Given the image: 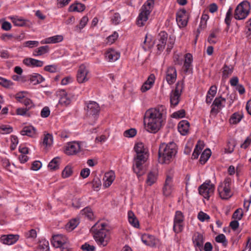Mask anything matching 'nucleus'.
Wrapping results in <instances>:
<instances>
[{
	"label": "nucleus",
	"instance_id": "864d4df0",
	"mask_svg": "<svg viewBox=\"0 0 251 251\" xmlns=\"http://www.w3.org/2000/svg\"><path fill=\"white\" fill-rule=\"evenodd\" d=\"M137 131L135 128H130L126 130L124 133V135L126 137L131 138L135 136Z\"/></svg>",
	"mask_w": 251,
	"mask_h": 251
},
{
	"label": "nucleus",
	"instance_id": "c9c22d12",
	"mask_svg": "<svg viewBox=\"0 0 251 251\" xmlns=\"http://www.w3.org/2000/svg\"><path fill=\"white\" fill-rule=\"evenodd\" d=\"M60 158L59 157L54 158L49 164L48 168L53 171L59 168Z\"/></svg>",
	"mask_w": 251,
	"mask_h": 251
},
{
	"label": "nucleus",
	"instance_id": "5701e85b",
	"mask_svg": "<svg viewBox=\"0 0 251 251\" xmlns=\"http://www.w3.org/2000/svg\"><path fill=\"white\" fill-rule=\"evenodd\" d=\"M19 237L18 235L9 234L2 236L1 240L3 244L10 245L14 244L19 239Z\"/></svg>",
	"mask_w": 251,
	"mask_h": 251
},
{
	"label": "nucleus",
	"instance_id": "4be33fe9",
	"mask_svg": "<svg viewBox=\"0 0 251 251\" xmlns=\"http://www.w3.org/2000/svg\"><path fill=\"white\" fill-rule=\"evenodd\" d=\"M120 56V52L112 49H109L105 53V57L110 62H114L117 60Z\"/></svg>",
	"mask_w": 251,
	"mask_h": 251
},
{
	"label": "nucleus",
	"instance_id": "79ce46f5",
	"mask_svg": "<svg viewBox=\"0 0 251 251\" xmlns=\"http://www.w3.org/2000/svg\"><path fill=\"white\" fill-rule=\"evenodd\" d=\"M63 93L62 94V96L60 98L59 103L61 105H69L71 102V100L68 97L67 94L65 93V92L63 91Z\"/></svg>",
	"mask_w": 251,
	"mask_h": 251
},
{
	"label": "nucleus",
	"instance_id": "5fc2aeb1",
	"mask_svg": "<svg viewBox=\"0 0 251 251\" xmlns=\"http://www.w3.org/2000/svg\"><path fill=\"white\" fill-rule=\"evenodd\" d=\"M0 85L5 88H9L13 85V83L10 80L0 77Z\"/></svg>",
	"mask_w": 251,
	"mask_h": 251
},
{
	"label": "nucleus",
	"instance_id": "603ef678",
	"mask_svg": "<svg viewBox=\"0 0 251 251\" xmlns=\"http://www.w3.org/2000/svg\"><path fill=\"white\" fill-rule=\"evenodd\" d=\"M235 141L232 140L227 143V148L226 149V151L227 153H231L234 151L235 147Z\"/></svg>",
	"mask_w": 251,
	"mask_h": 251
},
{
	"label": "nucleus",
	"instance_id": "6ab92c4d",
	"mask_svg": "<svg viewBox=\"0 0 251 251\" xmlns=\"http://www.w3.org/2000/svg\"><path fill=\"white\" fill-rule=\"evenodd\" d=\"M78 149V142L74 141L68 143L65 149V153L69 155L76 154Z\"/></svg>",
	"mask_w": 251,
	"mask_h": 251
},
{
	"label": "nucleus",
	"instance_id": "ea45409f",
	"mask_svg": "<svg viewBox=\"0 0 251 251\" xmlns=\"http://www.w3.org/2000/svg\"><path fill=\"white\" fill-rule=\"evenodd\" d=\"M242 117V115L238 113H234L231 115L229 119V122L232 124H236L241 121Z\"/></svg>",
	"mask_w": 251,
	"mask_h": 251
},
{
	"label": "nucleus",
	"instance_id": "a211bd4d",
	"mask_svg": "<svg viewBox=\"0 0 251 251\" xmlns=\"http://www.w3.org/2000/svg\"><path fill=\"white\" fill-rule=\"evenodd\" d=\"M172 177L167 176L163 188V193L164 196H169L173 191Z\"/></svg>",
	"mask_w": 251,
	"mask_h": 251
},
{
	"label": "nucleus",
	"instance_id": "774afa93",
	"mask_svg": "<svg viewBox=\"0 0 251 251\" xmlns=\"http://www.w3.org/2000/svg\"><path fill=\"white\" fill-rule=\"evenodd\" d=\"M251 144V137H248L244 141L243 143L240 145V148L246 149H247Z\"/></svg>",
	"mask_w": 251,
	"mask_h": 251
},
{
	"label": "nucleus",
	"instance_id": "f257e3e1",
	"mask_svg": "<svg viewBox=\"0 0 251 251\" xmlns=\"http://www.w3.org/2000/svg\"><path fill=\"white\" fill-rule=\"evenodd\" d=\"M164 107L161 105L146 111L144 116V125L146 130L156 133L161 128L164 121Z\"/></svg>",
	"mask_w": 251,
	"mask_h": 251
},
{
	"label": "nucleus",
	"instance_id": "4c0bfd02",
	"mask_svg": "<svg viewBox=\"0 0 251 251\" xmlns=\"http://www.w3.org/2000/svg\"><path fill=\"white\" fill-rule=\"evenodd\" d=\"M211 155V151L209 149H206L201 154L200 161L201 164H204L208 159Z\"/></svg>",
	"mask_w": 251,
	"mask_h": 251
},
{
	"label": "nucleus",
	"instance_id": "e2e57ef3",
	"mask_svg": "<svg viewBox=\"0 0 251 251\" xmlns=\"http://www.w3.org/2000/svg\"><path fill=\"white\" fill-rule=\"evenodd\" d=\"M232 8L231 7H229L228 9L226 14V17L225 20V23L227 25H229L230 24V21H231V16L232 15Z\"/></svg>",
	"mask_w": 251,
	"mask_h": 251
},
{
	"label": "nucleus",
	"instance_id": "c756f323",
	"mask_svg": "<svg viewBox=\"0 0 251 251\" xmlns=\"http://www.w3.org/2000/svg\"><path fill=\"white\" fill-rule=\"evenodd\" d=\"M114 174L112 172L106 173L103 177L105 181L104 185L106 187H109L114 180Z\"/></svg>",
	"mask_w": 251,
	"mask_h": 251
},
{
	"label": "nucleus",
	"instance_id": "f3484780",
	"mask_svg": "<svg viewBox=\"0 0 251 251\" xmlns=\"http://www.w3.org/2000/svg\"><path fill=\"white\" fill-rule=\"evenodd\" d=\"M142 242L146 245L150 247H155L158 243V239L153 236L149 234H145L142 236Z\"/></svg>",
	"mask_w": 251,
	"mask_h": 251
},
{
	"label": "nucleus",
	"instance_id": "ddd939ff",
	"mask_svg": "<svg viewBox=\"0 0 251 251\" xmlns=\"http://www.w3.org/2000/svg\"><path fill=\"white\" fill-rule=\"evenodd\" d=\"M192 241L196 249L198 248L201 251H202L204 243L203 236L199 232H196L193 236Z\"/></svg>",
	"mask_w": 251,
	"mask_h": 251
},
{
	"label": "nucleus",
	"instance_id": "a19ab883",
	"mask_svg": "<svg viewBox=\"0 0 251 251\" xmlns=\"http://www.w3.org/2000/svg\"><path fill=\"white\" fill-rule=\"evenodd\" d=\"M81 213L82 216H84V217H87L90 220H91L93 218V213L90 207H85L82 210H81Z\"/></svg>",
	"mask_w": 251,
	"mask_h": 251
},
{
	"label": "nucleus",
	"instance_id": "6e6d98bb",
	"mask_svg": "<svg viewBox=\"0 0 251 251\" xmlns=\"http://www.w3.org/2000/svg\"><path fill=\"white\" fill-rule=\"evenodd\" d=\"M21 103H23L25 106H26V108L28 109V110L34 106V104L32 101L27 98L24 99Z\"/></svg>",
	"mask_w": 251,
	"mask_h": 251
},
{
	"label": "nucleus",
	"instance_id": "cd10ccee",
	"mask_svg": "<svg viewBox=\"0 0 251 251\" xmlns=\"http://www.w3.org/2000/svg\"><path fill=\"white\" fill-rule=\"evenodd\" d=\"M222 70V79L226 80L232 74L233 67L232 66H228L226 64H225Z\"/></svg>",
	"mask_w": 251,
	"mask_h": 251
},
{
	"label": "nucleus",
	"instance_id": "0eeeda50",
	"mask_svg": "<svg viewBox=\"0 0 251 251\" xmlns=\"http://www.w3.org/2000/svg\"><path fill=\"white\" fill-rule=\"evenodd\" d=\"M214 185L210 180L206 181L199 188V194L205 199H208L214 192Z\"/></svg>",
	"mask_w": 251,
	"mask_h": 251
},
{
	"label": "nucleus",
	"instance_id": "7c9ffc66",
	"mask_svg": "<svg viewBox=\"0 0 251 251\" xmlns=\"http://www.w3.org/2000/svg\"><path fill=\"white\" fill-rule=\"evenodd\" d=\"M193 61L192 55L190 53H187L185 55V59L184 63L183 65L184 71L186 73L187 72L190 67H191V64Z\"/></svg>",
	"mask_w": 251,
	"mask_h": 251
},
{
	"label": "nucleus",
	"instance_id": "09e8293b",
	"mask_svg": "<svg viewBox=\"0 0 251 251\" xmlns=\"http://www.w3.org/2000/svg\"><path fill=\"white\" fill-rule=\"evenodd\" d=\"M28 110L27 108H18L16 109V113L18 115L30 117V114L28 112Z\"/></svg>",
	"mask_w": 251,
	"mask_h": 251
},
{
	"label": "nucleus",
	"instance_id": "052dcab7",
	"mask_svg": "<svg viewBox=\"0 0 251 251\" xmlns=\"http://www.w3.org/2000/svg\"><path fill=\"white\" fill-rule=\"evenodd\" d=\"M24 45L25 47L32 48L37 47L39 45V42L37 41H28L25 42Z\"/></svg>",
	"mask_w": 251,
	"mask_h": 251
},
{
	"label": "nucleus",
	"instance_id": "2f4dec72",
	"mask_svg": "<svg viewBox=\"0 0 251 251\" xmlns=\"http://www.w3.org/2000/svg\"><path fill=\"white\" fill-rule=\"evenodd\" d=\"M128 219L129 223L134 227H138L139 226V221L136 218L134 213L132 211H128Z\"/></svg>",
	"mask_w": 251,
	"mask_h": 251
},
{
	"label": "nucleus",
	"instance_id": "c85d7f7f",
	"mask_svg": "<svg viewBox=\"0 0 251 251\" xmlns=\"http://www.w3.org/2000/svg\"><path fill=\"white\" fill-rule=\"evenodd\" d=\"M29 80L32 84L36 85L43 82L44 78L40 74H33L29 76Z\"/></svg>",
	"mask_w": 251,
	"mask_h": 251
},
{
	"label": "nucleus",
	"instance_id": "bb28decb",
	"mask_svg": "<svg viewBox=\"0 0 251 251\" xmlns=\"http://www.w3.org/2000/svg\"><path fill=\"white\" fill-rule=\"evenodd\" d=\"M22 135L33 137L36 134V129L32 126H25L21 131Z\"/></svg>",
	"mask_w": 251,
	"mask_h": 251
},
{
	"label": "nucleus",
	"instance_id": "7ed1b4c3",
	"mask_svg": "<svg viewBox=\"0 0 251 251\" xmlns=\"http://www.w3.org/2000/svg\"><path fill=\"white\" fill-rule=\"evenodd\" d=\"M105 223H96L91 228L90 231L93 233L94 239L99 246H106L110 241L109 231L104 227Z\"/></svg>",
	"mask_w": 251,
	"mask_h": 251
},
{
	"label": "nucleus",
	"instance_id": "6e6552de",
	"mask_svg": "<svg viewBox=\"0 0 251 251\" xmlns=\"http://www.w3.org/2000/svg\"><path fill=\"white\" fill-rule=\"evenodd\" d=\"M182 89V83L178 82L176 85L175 89L172 91L170 95V103L172 106H176L179 103Z\"/></svg>",
	"mask_w": 251,
	"mask_h": 251
},
{
	"label": "nucleus",
	"instance_id": "72a5a7b5",
	"mask_svg": "<svg viewBox=\"0 0 251 251\" xmlns=\"http://www.w3.org/2000/svg\"><path fill=\"white\" fill-rule=\"evenodd\" d=\"M53 143V136L50 133L44 134V137L43 139V144L48 148L50 147Z\"/></svg>",
	"mask_w": 251,
	"mask_h": 251
},
{
	"label": "nucleus",
	"instance_id": "0e129e2a",
	"mask_svg": "<svg viewBox=\"0 0 251 251\" xmlns=\"http://www.w3.org/2000/svg\"><path fill=\"white\" fill-rule=\"evenodd\" d=\"M118 34L116 32H114L111 35L109 36L107 38V43L112 44L117 39Z\"/></svg>",
	"mask_w": 251,
	"mask_h": 251
},
{
	"label": "nucleus",
	"instance_id": "c03bdc74",
	"mask_svg": "<svg viewBox=\"0 0 251 251\" xmlns=\"http://www.w3.org/2000/svg\"><path fill=\"white\" fill-rule=\"evenodd\" d=\"M183 222H174L173 229L176 233L181 232L183 229Z\"/></svg>",
	"mask_w": 251,
	"mask_h": 251
},
{
	"label": "nucleus",
	"instance_id": "f8f14e48",
	"mask_svg": "<svg viewBox=\"0 0 251 251\" xmlns=\"http://www.w3.org/2000/svg\"><path fill=\"white\" fill-rule=\"evenodd\" d=\"M68 242V238L62 234H57L52 236L51 244L55 248H58Z\"/></svg>",
	"mask_w": 251,
	"mask_h": 251
},
{
	"label": "nucleus",
	"instance_id": "1a4fd4ad",
	"mask_svg": "<svg viewBox=\"0 0 251 251\" xmlns=\"http://www.w3.org/2000/svg\"><path fill=\"white\" fill-rule=\"evenodd\" d=\"M230 183L229 181L226 179L223 184L218 187V192L220 197L222 199H228L232 196L230 191Z\"/></svg>",
	"mask_w": 251,
	"mask_h": 251
},
{
	"label": "nucleus",
	"instance_id": "aec40b11",
	"mask_svg": "<svg viewBox=\"0 0 251 251\" xmlns=\"http://www.w3.org/2000/svg\"><path fill=\"white\" fill-rule=\"evenodd\" d=\"M23 63L27 66L33 67H40L44 65L43 61L31 58L24 59L23 60Z\"/></svg>",
	"mask_w": 251,
	"mask_h": 251
},
{
	"label": "nucleus",
	"instance_id": "f704fd0d",
	"mask_svg": "<svg viewBox=\"0 0 251 251\" xmlns=\"http://www.w3.org/2000/svg\"><path fill=\"white\" fill-rule=\"evenodd\" d=\"M203 147L204 146L203 144L200 141H199L196 146L195 149L192 154V158L194 159L198 158Z\"/></svg>",
	"mask_w": 251,
	"mask_h": 251
},
{
	"label": "nucleus",
	"instance_id": "20e7f679",
	"mask_svg": "<svg viewBox=\"0 0 251 251\" xmlns=\"http://www.w3.org/2000/svg\"><path fill=\"white\" fill-rule=\"evenodd\" d=\"M176 152V145L174 142L162 143L158 150V161L161 164L169 163Z\"/></svg>",
	"mask_w": 251,
	"mask_h": 251
},
{
	"label": "nucleus",
	"instance_id": "de8ad7c7",
	"mask_svg": "<svg viewBox=\"0 0 251 251\" xmlns=\"http://www.w3.org/2000/svg\"><path fill=\"white\" fill-rule=\"evenodd\" d=\"M40 251H49V243L48 241L43 240L41 241L39 245Z\"/></svg>",
	"mask_w": 251,
	"mask_h": 251
},
{
	"label": "nucleus",
	"instance_id": "a878e982",
	"mask_svg": "<svg viewBox=\"0 0 251 251\" xmlns=\"http://www.w3.org/2000/svg\"><path fill=\"white\" fill-rule=\"evenodd\" d=\"M157 178V172L156 170L150 172L148 175L146 182L148 185L151 186L154 183Z\"/></svg>",
	"mask_w": 251,
	"mask_h": 251
},
{
	"label": "nucleus",
	"instance_id": "9d476101",
	"mask_svg": "<svg viewBox=\"0 0 251 251\" xmlns=\"http://www.w3.org/2000/svg\"><path fill=\"white\" fill-rule=\"evenodd\" d=\"M86 104V107L84 109L87 111V115L93 116L94 119L96 120V116L99 115L100 111L99 105L94 101H90Z\"/></svg>",
	"mask_w": 251,
	"mask_h": 251
},
{
	"label": "nucleus",
	"instance_id": "2eb2a0df",
	"mask_svg": "<svg viewBox=\"0 0 251 251\" xmlns=\"http://www.w3.org/2000/svg\"><path fill=\"white\" fill-rule=\"evenodd\" d=\"M168 34L165 31H161L158 36V42L157 44V50L162 51L166 45Z\"/></svg>",
	"mask_w": 251,
	"mask_h": 251
},
{
	"label": "nucleus",
	"instance_id": "e433bc0d",
	"mask_svg": "<svg viewBox=\"0 0 251 251\" xmlns=\"http://www.w3.org/2000/svg\"><path fill=\"white\" fill-rule=\"evenodd\" d=\"M77 218H75L71 220L66 225L65 228L67 230L71 231L74 229L78 225Z\"/></svg>",
	"mask_w": 251,
	"mask_h": 251
},
{
	"label": "nucleus",
	"instance_id": "8fccbe9b",
	"mask_svg": "<svg viewBox=\"0 0 251 251\" xmlns=\"http://www.w3.org/2000/svg\"><path fill=\"white\" fill-rule=\"evenodd\" d=\"M184 219V217L182 212L180 211H176L175 213L174 222H183Z\"/></svg>",
	"mask_w": 251,
	"mask_h": 251
},
{
	"label": "nucleus",
	"instance_id": "49530a36",
	"mask_svg": "<svg viewBox=\"0 0 251 251\" xmlns=\"http://www.w3.org/2000/svg\"><path fill=\"white\" fill-rule=\"evenodd\" d=\"M215 241L218 243H222L225 247L227 246V241L225 235L223 234H220L217 236L215 238Z\"/></svg>",
	"mask_w": 251,
	"mask_h": 251
},
{
	"label": "nucleus",
	"instance_id": "58836bf2",
	"mask_svg": "<svg viewBox=\"0 0 251 251\" xmlns=\"http://www.w3.org/2000/svg\"><path fill=\"white\" fill-rule=\"evenodd\" d=\"M226 102V99L223 98L221 97H220L219 98H216L212 105V106H215L219 108V109H221V108L224 107V105L223 104L224 103Z\"/></svg>",
	"mask_w": 251,
	"mask_h": 251
},
{
	"label": "nucleus",
	"instance_id": "4d7b16f0",
	"mask_svg": "<svg viewBox=\"0 0 251 251\" xmlns=\"http://www.w3.org/2000/svg\"><path fill=\"white\" fill-rule=\"evenodd\" d=\"M198 219L201 222H204L205 221H208L210 219V217L206 213L200 211L198 215Z\"/></svg>",
	"mask_w": 251,
	"mask_h": 251
},
{
	"label": "nucleus",
	"instance_id": "13d9d810",
	"mask_svg": "<svg viewBox=\"0 0 251 251\" xmlns=\"http://www.w3.org/2000/svg\"><path fill=\"white\" fill-rule=\"evenodd\" d=\"M185 116V111L184 109H181L174 112L172 114V117L174 118H182Z\"/></svg>",
	"mask_w": 251,
	"mask_h": 251
},
{
	"label": "nucleus",
	"instance_id": "bf43d9fd",
	"mask_svg": "<svg viewBox=\"0 0 251 251\" xmlns=\"http://www.w3.org/2000/svg\"><path fill=\"white\" fill-rule=\"evenodd\" d=\"M111 21L113 24L118 25L120 23L121 16L118 13H115L111 17Z\"/></svg>",
	"mask_w": 251,
	"mask_h": 251
},
{
	"label": "nucleus",
	"instance_id": "473e14b6",
	"mask_svg": "<svg viewBox=\"0 0 251 251\" xmlns=\"http://www.w3.org/2000/svg\"><path fill=\"white\" fill-rule=\"evenodd\" d=\"M50 48L48 46L40 47L35 49L33 52V56H40L49 52Z\"/></svg>",
	"mask_w": 251,
	"mask_h": 251
},
{
	"label": "nucleus",
	"instance_id": "338daca9",
	"mask_svg": "<svg viewBox=\"0 0 251 251\" xmlns=\"http://www.w3.org/2000/svg\"><path fill=\"white\" fill-rule=\"evenodd\" d=\"M81 249L84 251H94L95 247L94 246L90 245V244L86 243L81 246Z\"/></svg>",
	"mask_w": 251,
	"mask_h": 251
},
{
	"label": "nucleus",
	"instance_id": "412c9836",
	"mask_svg": "<svg viewBox=\"0 0 251 251\" xmlns=\"http://www.w3.org/2000/svg\"><path fill=\"white\" fill-rule=\"evenodd\" d=\"M155 76L153 74L149 75L148 79L144 83L141 88L142 92H145L150 90L154 83Z\"/></svg>",
	"mask_w": 251,
	"mask_h": 251
},
{
	"label": "nucleus",
	"instance_id": "680f3d73",
	"mask_svg": "<svg viewBox=\"0 0 251 251\" xmlns=\"http://www.w3.org/2000/svg\"><path fill=\"white\" fill-rule=\"evenodd\" d=\"M11 145L10 146V149L11 150H14L18 144V139L17 136L15 135H12L11 136Z\"/></svg>",
	"mask_w": 251,
	"mask_h": 251
},
{
	"label": "nucleus",
	"instance_id": "39448f33",
	"mask_svg": "<svg viewBox=\"0 0 251 251\" xmlns=\"http://www.w3.org/2000/svg\"><path fill=\"white\" fill-rule=\"evenodd\" d=\"M153 4L154 0H148L142 6L136 21V24L139 26H143L145 25V22L148 19Z\"/></svg>",
	"mask_w": 251,
	"mask_h": 251
},
{
	"label": "nucleus",
	"instance_id": "9b49d317",
	"mask_svg": "<svg viewBox=\"0 0 251 251\" xmlns=\"http://www.w3.org/2000/svg\"><path fill=\"white\" fill-rule=\"evenodd\" d=\"M176 21L179 27L185 26L188 22V16L184 9H180L176 13Z\"/></svg>",
	"mask_w": 251,
	"mask_h": 251
},
{
	"label": "nucleus",
	"instance_id": "37998d69",
	"mask_svg": "<svg viewBox=\"0 0 251 251\" xmlns=\"http://www.w3.org/2000/svg\"><path fill=\"white\" fill-rule=\"evenodd\" d=\"M10 19L16 26H23L25 24V21L23 19L18 18L17 17H11Z\"/></svg>",
	"mask_w": 251,
	"mask_h": 251
},
{
	"label": "nucleus",
	"instance_id": "dca6fc26",
	"mask_svg": "<svg viewBox=\"0 0 251 251\" xmlns=\"http://www.w3.org/2000/svg\"><path fill=\"white\" fill-rule=\"evenodd\" d=\"M176 71L173 67H169L167 71L166 75V79L170 85L173 84L176 79Z\"/></svg>",
	"mask_w": 251,
	"mask_h": 251
},
{
	"label": "nucleus",
	"instance_id": "393cba45",
	"mask_svg": "<svg viewBox=\"0 0 251 251\" xmlns=\"http://www.w3.org/2000/svg\"><path fill=\"white\" fill-rule=\"evenodd\" d=\"M63 40V37L60 35H57L47 38L41 42V44H55L61 42Z\"/></svg>",
	"mask_w": 251,
	"mask_h": 251
},
{
	"label": "nucleus",
	"instance_id": "423d86ee",
	"mask_svg": "<svg viewBox=\"0 0 251 251\" xmlns=\"http://www.w3.org/2000/svg\"><path fill=\"white\" fill-rule=\"evenodd\" d=\"M251 9L250 3L247 1H243L236 7L234 17L238 20L245 19L249 14Z\"/></svg>",
	"mask_w": 251,
	"mask_h": 251
},
{
	"label": "nucleus",
	"instance_id": "3c124183",
	"mask_svg": "<svg viewBox=\"0 0 251 251\" xmlns=\"http://www.w3.org/2000/svg\"><path fill=\"white\" fill-rule=\"evenodd\" d=\"M73 173L72 168L69 166H67L62 172V176L63 178H67L70 176Z\"/></svg>",
	"mask_w": 251,
	"mask_h": 251
},
{
	"label": "nucleus",
	"instance_id": "b1692460",
	"mask_svg": "<svg viewBox=\"0 0 251 251\" xmlns=\"http://www.w3.org/2000/svg\"><path fill=\"white\" fill-rule=\"evenodd\" d=\"M189 126V123L187 121L182 120L178 125V130L181 134L185 135L188 132Z\"/></svg>",
	"mask_w": 251,
	"mask_h": 251
},
{
	"label": "nucleus",
	"instance_id": "a18cd8bd",
	"mask_svg": "<svg viewBox=\"0 0 251 251\" xmlns=\"http://www.w3.org/2000/svg\"><path fill=\"white\" fill-rule=\"evenodd\" d=\"M13 128L8 125H1L0 126V133L1 134H9L12 132Z\"/></svg>",
	"mask_w": 251,
	"mask_h": 251
},
{
	"label": "nucleus",
	"instance_id": "4468645a",
	"mask_svg": "<svg viewBox=\"0 0 251 251\" xmlns=\"http://www.w3.org/2000/svg\"><path fill=\"white\" fill-rule=\"evenodd\" d=\"M90 77L89 71L87 67L83 64L79 66V84L87 81Z\"/></svg>",
	"mask_w": 251,
	"mask_h": 251
},
{
	"label": "nucleus",
	"instance_id": "f03ea898",
	"mask_svg": "<svg viewBox=\"0 0 251 251\" xmlns=\"http://www.w3.org/2000/svg\"><path fill=\"white\" fill-rule=\"evenodd\" d=\"M134 149L136 153V157L134 159L135 163L133 165V169L134 173L139 177L144 173L143 164L146 161L147 151L144 148V144L141 142L137 143Z\"/></svg>",
	"mask_w": 251,
	"mask_h": 251
},
{
	"label": "nucleus",
	"instance_id": "69168bd1",
	"mask_svg": "<svg viewBox=\"0 0 251 251\" xmlns=\"http://www.w3.org/2000/svg\"><path fill=\"white\" fill-rule=\"evenodd\" d=\"M50 113V108L48 106L44 107L41 111V116L42 118L48 117Z\"/></svg>",
	"mask_w": 251,
	"mask_h": 251
}]
</instances>
